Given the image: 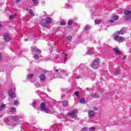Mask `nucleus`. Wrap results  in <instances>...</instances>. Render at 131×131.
Segmentation results:
<instances>
[{"instance_id": "1", "label": "nucleus", "mask_w": 131, "mask_h": 131, "mask_svg": "<svg viewBox=\"0 0 131 131\" xmlns=\"http://www.w3.org/2000/svg\"><path fill=\"white\" fill-rule=\"evenodd\" d=\"M122 30L116 32L113 35V39L115 41H117L119 43H121L124 41H125V38L123 37L120 36V35L124 34V32H122Z\"/></svg>"}, {"instance_id": "2", "label": "nucleus", "mask_w": 131, "mask_h": 131, "mask_svg": "<svg viewBox=\"0 0 131 131\" xmlns=\"http://www.w3.org/2000/svg\"><path fill=\"white\" fill-rule=\"evenodd\" d=\"M14 91H16V88L13 85L8 90V95L11 99H15L16 98V93L14 92Z\"/></svg>"}, {"instance_id": "3", "label": "nucleus", "mask_w": 131, "mask_h": 131, "mask_svg": "<svg viewBox=\"0 0 131 131\" xmlns=\"http://www.w3.org/2000/svg\"><path fill=\"white\" fill-rule=\"evenodd\" d=\"M51 23H52V18H51V17H47L46 18V20H42L40 23V25H41V26L45 27L46 25L48 24H51Z\"/></svg>"}, {"instance_id": "4", "label": "nucleus", "mask_w": 131, "mask_h": 131, "mask_svg": "<svg viewBox=\"0 0 131 131\" xmlns=\"http://www.w3.org/2000/svg\"><path fill=\"white\" fill-rule=\"evenodd\" d=\"M91 66L93 69H98L100 67V60L95 59L92 63Z\"/></svg>"}, {"instance_id": "5", "label": "nucleus", "mask_w": 131, "mask_h": 131, "mask_svg": "<svg viewBox=\"0 0 131 131\" xmlns=\"http://www.w3.org/2000/svg\"><path fill=\"white\" fill-rule=\"evenodd\" d=\"M125 15V20H131V11L130 10H125L124 11Z\"/></svg>"}, {"instance_id": "6", "label": "nucleus", "mask_w": 131, "mask_h": 131, "mask_svg": "<svg viewBox=\"0 0 131 131\" xmlns=\"http://www.w3.org/2000/svg\"><path fill=\"white\" fill-rule=\"evenodd\" d=\"M78 112L76 110H74L72 111V113L69 114V115L72 118H75V117H77V116L76 114H77Z\"/></svg>"}, {"instance_id": "7", "label": "nucleus", "mask_w": 131, "mask_h": 131, "mask_svg": "<svg viewBox=\"0 0 131 131\" xmlns=\"http://www.w3.org/2000/svg\"><path fill=\"white\" fill-rule=\"evenodd\" d=\"M119 19V16L118 15H115L112 17L111 19L108 20V22H110L111 23H113L115 21H116L117 20H118Z\"/></svg>"}, {"instance_id": "8", "label": "nucleus", "mask_w": 131, "mask_h": 131, "mask_svg": "<svg viewBox=\"0 0 131 131\" xmlns=\"http://www.w3.org/2000/svg\"><path fill=\"white\" fill-rule=\"evenodd\" d=\"M32 53H41V50H40L39 49L34 47L32 49Z\"/></svg>"}, {"instance_id": "9", "label": "nucleus", "mask_w": 131, "mask_h": 131, "mask_svg": "<svg viewBox=\"0 0 131 131\" xmlns=\"http://www.w3.org/2000/svg\"><path fill=\"white\" fill-rule=\"evenodd\" d=\"M4 38L5 41H10L11 40V37L9 34H5L4 35Z\"/></svg>"}, {"instance_id": "10", "label": "nucleus", "mask_w": 131, "mask_h": 131, "mask_svg": "<svg viewBox=\"0 0 131 131\" xmlns=\"http://www.w3.org/2000/svg\"><path fill=\"white\" fill-rule=\"evenodd\" d=\"M40 108L42 111H43V110L47 108V105L46 104V102H42L40 104Z\"/></svg>"}, {"instance_id": "11", "label": "nucleus", "mask_w": 131, "mask_h": 131, "mask_svg": "<svg viewBox=\"0 0 131 131\" xmlns=\"http://www.w3.org/2000/svg\"><path fill=\"white\" fill-rule=\"evenodd\" d=\"M88 114H89V117L90 118H91V117H94L95 115V112H94V111L93 110H90L88 112Z\"/></svg>"}, {"instance_id": "12", "label": "nucleus", "mask_w": 131, "mask_h": 131, "mask_svg": "<svg viewBox=\"0 0 131 131\" xmlns=\"http://www.w3.org/2000/svg\"><path fill=\"white\" fill-rule=\"evenodd\" d=\"M46 78H47V77H46V75H45V74H40L39 76L40 81H45V80H46Z\"/></svg>"}, {"instance_id": "13", "label": "nucleus", "mask_w": 131, "mask_h": 131, "mask_svg": "<svg viewBox=\"0 0 131 131\" xmlns=\"http://www.w3.org/2000/svg\"><path fill=\"white\" fill-rule=\"evenodd\" d=\"M113 50H114L115 54H117V55H121L122 54V52L118 50V49H117V48H114Z\"/></svg>"}, {"instance_id": "14", "label": "nucleus", "mask_w": 131, "mask_h": 131, "mask_svg": "<svg viewBox=\"0 0 131 131\" xmlns=\"http://www.w3.org/2000/svg\"><path fill=\"white\" fill-rule=\"evenodd\" d=\"M12 118L14 121H18L19 120V117L17 116H12Z\"/></svg>"}, {"instance_id": "15", "label": "nucleus", "mask_w": 131, "mask_h": 131, "mask_svg": "<svg viewBox=\"0 0 131 131\" xmlns=\"http://www.w3.org/2000/svg\"><path fill=\"white\" fill-rule=\"evenodd\" d=\"M91 96L92 98H94L95 99H99V95L98 94H92Z\"/></svg>"}, {"instance_id": "16", "label": "nucleus", "mask_w": 131, "mask_h": 131, "mask_svg": "<svg viewBox=\"0 0 131 131\" xmlns=\"http://www.w3.org/2000/svg\"><path fill=\"white\" fill-rule=\"evenodd\" d=\"M79 102H80V104H85V99L81 98L79 100Z\"/></svg>"}, {"instance_id": "17", "label": "nucleus", "mask_w": 131, "mask_h": 131, "mask_svg": "<svg viewBox=\"0 0 131 131\" xmlns=\"http://www.w3.org/2000/svg\"><path fill=\"white\" fill-rule=\"evenodd\" d=\"M29 13L30 16L34 17V16H35L34 12H33V11L32 9H30L29 10Z\"/></svg>"}, {"instance_id": "18", "label": "nucleus", "mask_w": 131, "mask_h": 131, "mask_svg": "<svg viewBox=\"0 0 131 131\" xmlns=\"http://www.w3.org/2000/svg\"><path fill=\"white\" fill-rule=\"evenodd\" d=\"M72 40V36H68L67 39V42H70V41H71Z\"/></svg>"}, {"instance_id": "19", "label": "nucleus", "mask_w": 131, "mask_h": 131, "mask_svg": "<svg viewBox=\"0 0 131 131\" xmlns=\"http://www.w3.org/2000/svg\"><path fill=\"white\" fill-rule=\"evenodd\" d=\"M43 111H44L45 113H50V112H51V110H50V108L46 107L43 110Z\"/></svg>"}, {"instance_id": "20", "label": "nucleus", "mask_w": 131, "mask_h": 131, "mask_svg": "<svg viewBox=\"0 0 131 131\" xmlns=\"http://www.w3.org/2000/svg\"><path fill=\"white\" fill-rule=\"evenodd\" d=\"M101 22H102V20H101L96 19V20H94L95 24H96V25L101 24Z\"/></svg>"}, {"instance_id": "21", "label": "nucleus", "mask_w": 131, "mask_h": 131, "mask_svg": "<svg viewBox=\"0 0 131 131\" xmlns=\"http://www.w3.org/2000/svg\"><path fill=\"white\" fill-rule=\"evenodd\" d=\"M33 58H34V60H38L39 59V56H38V54H35L34 55Z\"/></svg>"}, {"instance_id": "22", "label": "nucleus", "mask_w": 131, "mask_h": 131, "mask_svg": "<svg viewBox=\"0 0 131 131\" xmlns=\"http://www.w3.org/2000/svg\"><path fill=\"white\" fill-rule=\"evenodd\" d=\"M16 14L11 15L9 16V19L12 20V19H15L16 18Z\"/></svg>"}, {"instance_id": "23", "label": "nucleus", "mask_w": 131, "mask_h": 131, "mask_svg": "<svg viewBox=\"0 0 131 131\" xmlns=\"http://www.w3.org/2000/svg\"><path fill=\"white\" fill-rule=\"evenodd\" d=\"M63 106H64V107H66L67 106H68V102H67V101H64L63 102Z\"/></svg>"}, {"instance_id": "24", "label": "nucleus", "mask_w": 131, "mask_h": 131, "mask_svg": "<svg viewBox=\"0 0 131 131\" xmlns=\"http://www.w3.org/2000/svg\"><path fill=\"white\" fill-rule=\"evenodd\" d=\"M32 77H33V74H30L28 75V79H30V78H32Z\"/></svg>"}, {"instance_id": "25", "label": "nucleus", "mask_w": 131, "mask_h": 131, "mask_svg": "<svg viewBox=\"0 0 131 131\" xmlns=\"http://www.w3.org/2000/svg\"><path fill=\"white\" fill-rule=\"evenodd\" d=\"M88 128L85 127H83L81 129V131H88Z\"/></svg>"}, {"instance_id": "26", "label": "nucleus", "mask_w": 131, "mask_h": 131, "mask_svg": "<svg viewBox=\"0 0 131 131\" xmlns=\"http://www.w3.org/2000/svg\"><path fill=\"white\" fill-rule=\"evenodd\" d=\"M32 1L34 4H35L36 5H37V4H38V1L37 0H32Z\"/></svg>"}, {"instance_id": "27", "label": "nucleus", "mask_w": 131, "mask_h": 131, "mask_svg": "<svg viewBox=\"0 0 131 131\" xmlns=\"http://www.w3.org/2000/svg\"><path fill=\"white\" fill-rule=\"evenodd\" d=\"M16 111V108L12 107L11 109V112H15Z\"/></svg>"}, {"instance_id": "28", "label": "nucleus", "mask_w": 131, "mask_h": 131, "mask_svg": "<svg viewBox=\"0 0 131 131\" xmlns=\"http://www.w3.org/2000/svg\"><path fill=\"white\" fill-rule=\"evenodd\" d=\"M0 107L1 108H6V104H2L1 105H0Z\"/></svg>"}, {"instance_id": "29", "label": "nucleus", "mask_w": 131, "mask_h": 131, "mask_svg": "<svg viewBox=\"0 0 131 131\" xmlns=\"http://www.w3.org/2000/svg\"><path fill=\"white\" fill-rule=\"evenodd\" d=\"M72 23H73V21H72V20H69L68 25H71V24H72Z\"/></svg>"}, {"instance_id": "30", "label": "nucleus", "mask_w": 131, "mask_h": 131, "mask_svg": "<svg viewBox=\"0 0 131 131\" xmlns=\"http://www.w3.org/2000/svg\"><path fill=\"white\" fill-rule=\"evenodd\" d=\"M90 28H91L89 26H86L85 27V30H89V29H90Z\"/></svg>"}, {"instance_id": "31", "label": "nucleus", "mask_w": 131, "mask_h": 131, "mask_svg": "<svg viewBox=\"0 0 131 131\" xmlns=\"http://www.w3.org/2000/svg\"><path fill=\"white\" fill-rule=\"evenodd\" d=\"M94 130H95V127H90L89 128V131H94Z\"/></svg>"}, {"instance_id": "32", "label": "nucleus", "mask_w": 131, "mask_h": 131, "mask_svg": "<svg viewBox=\"0 0 131 131\" xmlns=\"http://www.w3.org/2000/svg\"><path fill=\"white\" fill-rule=\"evenodd\" d=\"M32 106L35 107V106H36V103L35 102H33L32 103Z\"/></svg>"}, {"instance_id": "33", "label": "nucleus", "mask_w": 131, "mask_h": 131, "mask_svg": "<svg viewBox=\"0 0 131 131\" xmlns=\"http://www.w3.org/2000/svg\"><path fill=\"white\" fill-rule=\"evenodd\" d=\"M60 25L61 26H64V25H65V23L64 22H61L60 23Z\"/></svg>"}, {"instance_id": "34", "label": "nucleus", "mask_w": 131, "mask_h": 131, "mask_svg": "<svg viewBox=\"0 0 131 131\" xmlns=\"http://www.w3.org/2000/svg\"><path fill=\"white\" fill-rule=\"evenodd\" d=\"M93 109L94 111H97L98 110V107H94Z\"/></svg>"}, {"instance_id": "35", "label": "nucleus", "mask_w": 131, "mask_h": 131, "mask_svg": "<svg viewBox=\"0 0 131 131\" xmlns=\"http://www.w3.org/2000/svg\"><path fill=\"white\" fill-rule=\"evenodd\" d=\"M14 105H18V101L17 100L14 101Z\"/></svg>"}, {"instance_id": "36", "label": "nucleus", "mask_w": 131, "mask_h": 131, "mask_svg": "<svg viewBox=\"0 0 131 131\" xmlns=\"http://www.w3.org/2000/svg\"><path fill=\"white\" fill-rule=\"evenodd\" d=\"M78 94H79L78 91H76L75 92V95H76V96H78Z\"/></svg>"}, {"instance_id": "37", "label": "nucleus", "mask_w": 131, "mask_h": 131, "mask_svg": "<svg viewBox=\"0 0 131 131\" xmlns=\"http://www.w3.org/2000/svg\"><path fill=\"white\" fill-rule=\"evenodd\" d=\"M121 30H122V31H121ZM120 31H121V32H123L124 33H125V30H124V29H122L120 30Z\"/></svg>"}, {"instance_id": "38", "label": "nucleus", "mask_w": 131, "mask_h": 131, "mask_svg": "<svg viewBox=\"0 0 131 131\" xmlns=\"http://www.w3.org/2000/svg\"><path fill=\"white\" fill-rule=\"evenodd\" d=\"M126 59V56H124L123 57H122V60H125Z\"/></svg>"}, {"instance_id": "39", "label": "nucleus", "mask_w": 131, "mask_h": 131, "mask_svg": "<svg viewBox=\"0 0 131 131\" xmlns=\"http://www.w3.org/2000/svg\"><path fill=\"white\" fill-rule=\"evenodd\" d=\"M22 0H15V2H16L17 3H21Z\"/></svg>"}, {"instance_id": "40", "label": "nucleus", "mask_w": 131, "mask_h": 131, "mask_svg": "<svg viewBox=\"0 0 131 131\" xmlns=\"http://www.w3.org/2000/svg\"><path fill=\"white\" fill-rule=\"evenodd\" d=\"M0 28H2V22H0Z\"/></svg>"}, {"instance_id": "41", "label": "nucleus", "mask_w": 131, "mask_h": 131, "mask_svg": "<svg viewBox=\"0 0 131 131\" xmlns=\"http://www.w3.org/2000/svg\"><path fill=\"white\" fill-rule=\"evenodd\" d=\"M55 72H58V71H59V70H58V69H56V70H55Z\"/></svg>"}, {"instance_id": "42", "label": "nucleus", "mask_w": 131, "mask_h": 131, "mask_svg": "<svg viewBox=\"0 0 131 131\" xmlns=\"http://www.w3.org/2000/svg\"><path fill=\"white\" fill-rule=\"evenodd\" d=\"M2 60V55L0 54V61Z\"/></svg>"}, {"instance_id": "43", "label": "nucleus", "mask_w": 131, "mask_h": 131, "mask_svg": "<svg viewBox=\"0 0 131 131\" xmlns=\"http://www.w3.org/2000/svg\"><path fill=\"white\" fill-rule=\"evenodd\" d=\"M25 41H28V39H25Z\"/></svg>"}, {"instance_id": "44", "label": "nucleus", "mask_w": 131, "mask_h": 131, "mask_svg": "<svg viewBox=\"0 0 131 131\" xmlns=\"http://www.w3.org/2000/svg\"><path fill=\"white\" fill-rule=\"evenodd\" d=\"M66 60H67V58H66L64 59V60L66 61Z\"/></svg>"}, {"instance_id": "45", "label": "nucleus", "mask_w": 131, "mask_h": 131, "mask_svg": "<svg viewBox=\"0 0 131 131\" xmlns=\"http://www.w3.org/2000/svg\"><path fill=\"white\" fill-rule=\"evenodd\" d=\"M0 111H2V108H0Z\"/></svg>"}]
</instances>
